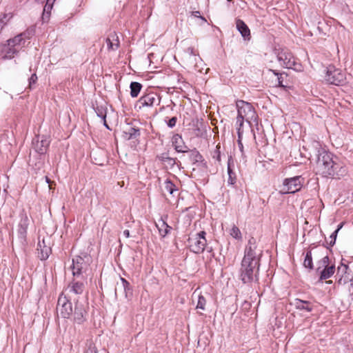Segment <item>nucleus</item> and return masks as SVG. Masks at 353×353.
<instances>
[{
    "label": "nucleus",
    "mask_w": 353,
    "mask_h": 353,
    "mask_svg": "<svg viewBox=\"0 0 353 353\" xmlns=\"http://www.w3.org/2000/svg\"><path fill=\"white\" fill-rule=\"evenodd\" d=\"M237 143H238V146H239L240 152H241L242 155H243L244 150H243V143H242V139H240L238 137Z\"/></svg>",
    "instance_id": "obj_46"
},
{
    "label": "nucleus",
    "mask_w": 353,
    "mask_h": 353,
    "mask_svg": "<svg viewBox=\"0 0 353 353\" xmlns=\"http://www.w3.org/2000/svg\"><path fill=\"white\" fill-rule=\"evenodd\" d=\"M321 267H319L316 270L317 272H320V281H323L330 278L335 272L336 268L335 265L332 264L331 265L325 266L322 270Z\"/></svg>",
    "instance_id": "obj_20"
},
{
    "label": "nucleus",
    "mask_w": 353,
    "mask_h": 353,
    "mask_svg": "<svg viewBox=\"0 0 353 353\" xmlns=\"http://www.w3.org/2000/svg\"><path fill=\"white\" fill-rule=\"evenodd\" d=\"M97 114L99 117H100L101 119H104L106 117V114L103 110L97 109Z\"/></svg>",
    "instance_id": "obj_45"
},
{
    "label": "nucleus",
    "mask_w": 353,
    "mask_h": 353,
    "mask_svg": "<svg viewBox=\"0 0 353 353\" xmlns=\"http://www.w3.org/2000/svg\"><path fill=\"white\" fill-rule=\"evenodd\" d=\"M294 307L299 310H305L308 312L312 311L313 305L311 302L296 299L293 303Z\"/></svg>",
    "instance_id": "obj_22"
},
{
    "label": "nucleus",
    "mask_w": 353,
    "mask_h": 353,
    "mask_svg": "<svg viewBox=\"0 0 353 353\" xmlns=\"http://www.w3.org/2000/svg\"><path fill=\"white\" fill-rule=\"evenodd\" d=\"M190 158L193 162H200L202 161L203 157L196 150L190 151Z\"/></svg>",
    "instance_id": "obj_31"
},
{
    "label": "nucleus",
    "mask_w": 353,
    "mask_h": 353,
    "mask_svg": "<svg viewBox=\"0 0 353 353\" xmlns=\"http://www.w3.org/2000/svg\"><path fill=\"white\" fill-rule=\"evenodd\" d=\"M159 159L166 166L172 168L176 164V159L168 156L167 153H163L158 157Z\"/></svg>",
    "instance_id": "obj_25"
},
{
    "label": "nucleus",
    "mask_w": 353,
    "mask_h": 353,
    "mask_svg": "<svg viewBox=\"0 0 353 353\" xmlns=\"http://www.w3.org/2000/svg\"><path fill=\"white\" fill-rule=\"evenodd\" d=\"M238 115L236 118L245 120L249 125L252 121H256L257 114L251 103L244 101L236 102Z\"/></svg>",
    "instance_id": "obj_3"
},
{
    "label": "nucleus",
    "mask_w": 353,
    "mask_h": 353,
    "mask_svg": "<svg viewBox=\"0 0 353 353\" xmlns=\"http://www.w3.org/2000/svg\"><path fill=\"white\" fill-rule=\"evenodd\" d=\"M160 103V98L154 92H150L142 96L136 103L135 108L141 110L143 108H151Z\"/></svg>",
    "instance_id": "obj_7"
},
{
    "label": "nucleus",
    "mask_w": 353,
    "mask_h": 353,
    "mask_svg": "<svg viewBox=\"0 0 353 353\" xmlns=\"http://www.w3.org/2000/svg\"><path fill=\"white\" fill-rule=\"evenodd\" d=\"M236 26L241 36L244 39H250V30L248 26L241 19H236Z\"/></svg>",
    "instance_id": "obj_23"
},
{
    "label": "nucleus",
    "mask_w": 353,
    "mask_h": 353,
    "mask_svg": "<svg viewBox=\"0 0 353 353\" xmlns=\"http://www.w3.org/2000/svg\"><path fill=\"white\" fill-rule=\"evenodd\" d=\"M85 268L86 263L82 257L77 256L72 259L71 269L74 277L77 278L82 274V273L85 271Z\"/></svg>",
    "instance_id": "obj_14"
},
{
    "label": "nucleus",
    "mask_w": 353,
    "mask_h": 353,
    "mask_svg": "<svg viewBox=\"0 0 353 353\" xmlns=\"http://www.w3.org/2000/svg\"><path fill=\"white\" fill-rule=\"evenodd\" d=\"M26 34V32L21 33L13 39L8 40V45L10 47L9 49L10 51L8 52V53H12V54L17 53L18 52L17 47L23 46L26 42V38H28Z\"/></svg>",
    "instance_id": "obj_12"
},
{
    "label": "nucleus",
    "mask_w": 353,
    "mask_h": 353,
    "mask_svg": "<svg viewBox=\"0 0 353 353\" xmlns=\"http://www.w3.org/2000/svg\"><path fill=\"white\" fill-rule=\"evenodd\" d=\"M37 80V77L36 74H32V76L29 79V85H30V88L32 84L36 83Z\"/></svg>",
    "instance_id": "obj_44"
},
{
    "label": "nucleus",
    "mask_w": 353,
    "mask_h": 353,
    "mask_svg": "<svg viewBox=\"0 0 353 353\" xmlns=\"http://www.w3.org/2000/svg\"><path fill=\"white\" fill-rule=\"evenodd\" d=\"M301 180L302 179L299 176L285 179L283 181L281 192L282 194L295 193L301 188Z\"/></svg>",
    "instance_id": "obj_8"
},
{
    "label": "nucleus",
    "mask_w": 353,
    "mask_h": 353,
    "mask_svg": "<svg viewBox=\"0 0 353 353\" xmlns=\"http://www.w3.org/2000/svg\"><path fill=\"white\" fill-rule=\"evenodd\" d=\"M130 95L132 97L134 98L139 95L142 88V85L139 82L134 81L130 83Z\"/></svg>",
    "instance_id": "obj_27"
},
{
    "label": "nucleus",
    "mask_w": 353,
    "mask_h": 353,
    "mask_svg": "<svg viewBox=\"0 0 353 353\" xmlns=\"http://www.w3.org/2000/svg\"><path fill=\"white\" fill-rule=\"evenodd\" d=\"M232 164H233V160L232 157H230L228 161V183L230 185H234L236 181V176L232 168Z\"/></svg>",
    "instance_id": "obj_24"
},
{
    "label": "nucleus",
    "mask_w": 353,
    "mask_h": 353,
    "mask_svg": "<svg viewBox=\"0 0 353 353\" xmlns=\"http://www.w3.org/2000/svg\"><path fill=\"white\" fill-rule=\"evenodd\" d=\"M316 164L317 172L325 177L340 178L347 173V169L343 162L323 149L318 150Z\"/></svg>",
    "instance_id": "obj_1"
},
{
    "label": "nucleus",
    "mask_w": 353,
    "mask_h": 353,
    "mask_svg": "<svg viewBox=\"0 0 353 353\" xmlns=\"http://www.w3.org/2000/svg\"><path fill=\"white\" fill-rule=\"evenodd\" d=\"M155 225L159 230V235L163 238L168 234L172 230V227L168 225L163 218H161Z\"/></svg>",
    "instance_id": "obj_21"
},
{
    "label": "nucleus",
    "mask_w": 353,
    "mask_h": 353,
    "mask_svg": "<svg viewBox=\"0 0 353 353\" xmlns=\"http://www.w3.org/2000/svg\"><path fill=\"white\" fill-rule=\"evenodd\" d=\"M172 145L174 147V149L178 152H187L189 149L187 145H185L183 139L181 135L176 134L172 137Z\"/></svg>",
    "instance_id": "obj_18"
},
{
    "label": "nucleus",
    "mask_w": 353,
    "mask_h": 353,
    "mask_svg": "<svg viewBox=\"0 0 353 353\" xmlns=\"http://www.w3.org/2000/svg\"><path fill=\"white\" fill-rule=\"evenodd\" d=\"M49 143L50 141L44 137H42L41 139L39 137H37L32 141L34 150L40 154H43L46 152Z\"/></svg>",
    "instance_id": "obj_16"
},
{
    "label": "nucleus",
    "mask_w": 353,
    "mask_h": 353,
    "mask_svg": "<svg viewBox=\"0 0 353 353\" xmlns=\"http://www.w3.org/2000/svg\"><path fill=\"white\" fill-rule=\"evenodd\" d=\"M48 241H49L48 240ZM37 250V256L41 261L46 260L52 252L50 243L47 242L45 239L41 241L39 238Z\"/></svg>",
    "instance_id": "obj_13"
},
{
    "label": "nucleus",
    "mask_w": 353,
    "mask_h": 353,
    "mask_svg": "<svg viewBox=\"0 0 353 353\" xmlns=\"http://www.w3.org/2000/svg\"><path fill=\"white\" fill-rule=\"evenodd\" d=\"M337 234H338L337 231H334L332 233V234L330 236V241L329 243H327L329 244V245L330 247H332V246L334 245V244L336 243V237H337Z\"/></svg>",
    "instance_id": "obj_36"
},
{
    "label": "nucleus",
    "mask_w": 353,
    "mask_h": 353,
    "mask_svg": "<svg viewBox=\"0 0 353 353\" xmlns=\"http://www.w3.org/2000/svg\"><path fill=\"white\" fill-rule=\"evenodd\" d=\"M57 310L60 315L65 319H68L72 312V303L68 297L62 292L57 301Z\"/></svg>",
    "instance_id": "obj_9"
},
{
    "label": "nucleus",
    "mask_w": 353,
    "mask_h": 353,
    "mask_svg": "<svg viewBox=\"0 0 353 353\" xmlns=\"http://www.w3.org/2000/svg\"><path fill=\"white\" fill-rule=\"evenodd\" d=\"M192 15L201 19V23L204 24L207 23V20L200 14L199 11H194L192 12Z\"/></svg>",
    "instance_id": "obj_37"
},
{
    "label": "nucleus",
    "mask_w": 353,
    "mask_h": 353,
    "mask_svg": "<svg viewBox=\"0 0 353 353\" xmlns=\"http://www.w3.org/2000/svg\"><path fill=\"white\" fill-rule=\"evenodd\" d=\"M206 304L205 299L203 295H199L198 301L196 305V309H201L202 310H205V306Z\"/></svg>",
    "instance_id": "obj_34"
},
{
    "label": "nucleus",
    "mask_w": 353,
    "mask_h": 353,
    "mask_svg": "<svg viewBox=\"0 0 353 353\" xmlns=\"http://www.w3.org/2000/svg\"><path fill=\"white\" fill-rule=\"evenodd\" d=\"M323 267L330 265V258L328 256H324L320 261Z\"/></svg>",
    "instance_id": "obj_42"
},
{
    "label": "nucleus",
    "mask_w": 353,
    "mask_h": 353,
    "mask_svg": "<svg viewBox=\"0 0 353 353\" xmlns=\"http://www.w3.org/2000/svg\"><path fill=\"white\" fill-rule=\"evenodd\" d=\"M230 234L233 238L236 239H241L242 238L241 232L239 228L236 225L232 226V228L230 230Z\"/></svg>",
    "instance_id": "obj_32"
},
{
    "label": "nucleus",
    "mask_w": 353,
    "mask_h": 353,
    "mask_svg": "<svg viewBox=\"0 0 353 353\" xmlns=\"http://www.w3.org/2000/svg\"><path fill=\"white\" fill-rule=\"evenodd\" d=\"M55 0H47L46 4L44 7V11H48L52 9V3Z\"/></svg>",
    "instance_id": "obj_43"
},
{
    "label": "nucleus",
    "mask_w": 353,
    "mask_h": 353,
    "mask_svg": "<svg viewBox=\"0 0 353 353\" xmlns=\"http://www.w3.org/2000/svg\"><path fill=\"white\" fill-rule=\"evenodd\" d=\"M125 134V138L128 140L136 138L139 136L140 132L138 128H135L131 126H128L126 130L123 131Z\"/></svg>",
    "instance_id": "obj_26"
},
{
    "label": "nucleus",
    "mask_w": 353,
    "mask_h": 353,
    "mask_svg": "<svg viewBox=\"0 0 353 353\" xmlns=\"http://www.w3.org/2000/svg\"><path fill=\"white\" fill-rule=\"evenodd\" d=\"M12 18V13L4 14L3 17L0 19V26L3 28V27L8 23V22Z\"/></svg>",
    "instance_id": "obj_33"
},
{
    "label": "nucleus",
    "mask_w": 353,
    "mask_h": 353,
    "mask_svg": "<svg viewBox=\"0 0 353 353\" xmlns=\"http://www.w3.org/2000/svg\"><path fill=\"white\" fill-rule=\"evenodd\" d=\"M325 80L329 84L341 85L345 82V74L335 66L330 65L325 70Z\"/></svg>",
    "instance_id": "obj_4"
},
{
    "label": "nucleus",
    "mask_w": 353,
    "mask_h": 353,
    "mask_svg": "<svg viewBox=\"0 0 353 353\" xmlns=\"http://www.w3.org/2000/svg\"><path fill=\"white\" fill-rule=\"evenodd\" d=\"M261 253L256 252L255 239L249 240L241 262V278L244 283H250L257 277L259 270Z\"/></svg>",
    "instance_id": "obj_2"
},
{
    "label": "nucleus",
    "mask_w": 353,
    "mask_h": 353,
    "mask_svg": "<svg viewBox=\"0 0 353 353\" xmlns=\"http://www.w3.org/2000/svg\"><path fill=\"white\" fill-rule=\"evenodd\" d=\"M164 189L166 192L173 195L178 191V188L170 179H166L164 182Z\"/></svg>",
    "instance_id": "obj_28"
},
{
    "label": "nucleus",
    "mask_w": 353,
    "mask_h": 353,
    "mask_svg": "<svg viewBox=\"0 0 353 353\" xmlns=\"http://www.w3.org/2000/svg\"><path fill=\"white\" fill-rule=\"evenodd\" d=\"M123 235L126 237V238H129L130 237V231L128 230H125L123 231Z\"/></svg>",
    "instance_id": "obj_47"
},
{
    "label": "nucleus",
    "mask_w": 353,
    "mask_h": 353,
    "mask_svg": "<svg viewBox=\"0 0 353 353\" xmlns=\"http://www.w3.org/2000/svg\"><path fill=\"white\" fill-rule=\"evenodd\" d=\"M108 50L114 51L117 50L119 47V37L115 32L111 33L105 40Z\"/></svg>",
    "instance_id": "obj_19"
},
{
    "label": "nucleus",
    "mask_w": 353,
    "mask_h": 353,
    "mask_svg": "<svg viewBox=\"0 0 353 353\" xmlns=\"http://www.w3.org/2000/svg\"><path fill=\"white\" fill-rule=\"evenodd\" d=\"M102 120H103V125H104L107 129L110 130V127H109V125H108V123H107V122H106L105 119H102Z\"/></svg>",
    "instance_id": "obj_49"
},
{
    "label": "nucleus",
    "mask_w": 353,
    "mask_h": 353,
    "mask_svg": "<svg viewBox=\"0 0 353 353\" xmlns=\"http://www.w3.org/2000/svg\"><path fill=\"white\" fill-rule=\"evenodd\" d=\"M176 121L177 118L176 117H173L168 120L167 125L169 128H172L176 125Z\"/></svg>",
    "instance_id": "obj_39"
},
{
    "label": "nucleus",
    "mask_w": 353,
    "mask_h": 353,
    "mask_svg": "<svg viewBox=\"0 0 353 353\" xmlns=\"http://www.w3.org/2000/svg\"><path fill=\"white\" fill-rule=\"evenodd\" d=\"M336 276L338 277V283L340 285H345L352 281V275L348 265L342 262L337 268Z\"/></svg>",
    "instance_id": "obj_11"
},
{
    "label": "nucleus",
    "mask_w": 353,
    "mask_h": 353,
    "mask_svg": "<svg viewBox=\"0 0 353 353\" xmlns=\"http://www.w3.org/2000/svg\"><path fill=\"white\" fill-rule=\"evenodd\" d=\"M274 74L277 76V81H278V85L280 87H285V85L283 84V77L281 74H279L278 72H276L275 71H273Z\"/></svg>",
    "instance_id": "obj_40"
},
{
    "label": "nucleus",
    "mask_w": 353,
    "mask_h": 353,
    "mask_svg": "<svg viewBox=\"0 0 353 353\" xmlns=\"http://www.w3.org/2000/svg\"><path fill=\"white\" fill-rule=\"evenodd\" d=\"M245 120L241 119L240 118H236V129L237 131L238 137L242 139L243 134V124Z\"/></svg>",
    "instance_id": "obj_30"
},
{
    "label": "nucleus",
    "mask_w": 353,
    "mask_h": 353,
    "mask_svg": "<svg viewBox=\"0 0 353 353\" xmlns=\"http://www.w3.org/2000/svg\"><path fill=\"white\" fill-rule=\"evenodd\" d=\"M121 281L122 282V284H123V288H124V291L125 292V296H127V292L128 290H130V283L128 281H127L125 279L123 278H121Z\"/></svg>",
    "instance_id": "obj_38"
},
{
    "label": "nucleus",
    "mask_w": 353,
    "mask_h": 353,
    "mask_svg": "<svg viewBox=\"0 0 353 353\" xmlns=\"http://www.w3.org/2000/svg\"><path fill=\"white\" fill-rule=\"evenodd\" d=\"M303 265L305 268H308L310 270L313 269L312 254L311 250H309L306 252L303 261Z\"/></svg>",
    "instance_id": "obj_29"
},
{
    "label": "nucleus",
    "mask_w": 353,
    "mask_h": 353,
    "mask_svg": "<svg viewBox=\"0 0 353 353\" xmlns=\"http://www.w3.org/2000/svg\"><path fill=\"white\" fill-rule=\"evenodd\" d=\"M185 54H186L187 56L189 57V58L190 59H194V61L196 60V54L194 52V50L193 48H192V47L188 48L186 51H185Z\"/></svg>",
    "instance_id": "obj_35"
},
{
    "label": "nucleus",
    "mask_w": 353,
    "mask_h": 353,
    "mask_svg": "<svg viewBox=\"0 0 353 353\" xmlns=\"http://www.w3.org/2000/svg\"><path fill=\"white\" fill-rule=\"evenodd\" d=\"M85 353H98V352L94 345L90 344Z\"/></svg>",
    "instance_id": "obj_41"
},
{
    "label": "nucleus",
    "mask_w": 353,
    "mask_h": 353,
    "mask_svg": "<svg viewBox=\"0 0 353 353\" xmlns=\"http://www.w3.org/2000/svg\"><path fill=\"white\" fill-rule=\"evenodd\" d=\"M343 225H344V223H343V222L341 223L338 225V227H337V228H336V230L335 231H337V232H339V230L343 228Z\"/></svg>",
    "instance_id": "obj_48"
},
{
    "label": "nucleus",
    "mask_w": 353,
    "mask_h": 353,
    "mask_svg": "<svg viewBox=\"0 0 353 353\" xmlns=\"http://www.w3.org/2000/svg\"><path fill=\"white\" fill-rule=\"evenodd\" d=\"M46 182L49 184V187L50 188H51V185H50V180L48 177H46Z\"/></svg>",
    "instance_id": "obj_51"
},
{
    "label": "nucleus",
    "mask_w": 353,
    "mask_h": 353,
    "mask_svg": "<svg viewBox=\"0 0 353 353\" xmlns=\"http://www.w3.org/2000/svg\"><path fill=\"white\" fill-rule=\"evenodd\" d=\"M205 232L201 231L195 236L189 237L188 243L190 250L196 254L202 253L205 248L207 240L205 239Z\"/></svg>",
    "instance_id": "obj_6"
},
{
    "label": "nucleus",
    "mask_w": 353,
    "mask_h": 353,
    "mask_svg": "<svg viewBox=\"0 0 353 353\" xmlns=\"http://www.w3.org/2000/svg\"><path fill=\"white\" fill-rule=\"evenodd\" d=\"M85 288V283L83 281H77L74 279L68 285L65 290V292L73 293L76 295L81 294Z\"/></svg>",
    "instance_id": "obj_15"
},
{
    "label": "nucleus",
    "mask_w": 353,
    "mask_h": 353,
    "mask_svg": "<svg viewBox=\"0 0 353 353\" xmlns=\"http://www.w3.org/2000/svg\"><path fill=\"white\" fill-rule=\"evenodd\" d=\"M277 59L281 65L288 69H293L294 70H300L301 65L296 62V59L287 50H282L277 54Z\"/></svg>",
    "instance_id": "obj_5"
},
{
    "label": "nucleus",
    "mask_w": 353,
    "mask_h": 353,
    "mask_svg": "<svg viewBox=\"0 0 353 353\" xmlns=\"http://www.w3.org/2000/svg\"><path fill=\"white\" fill-rule=\"evenodd\" d=\"M216 152L217 153V154H216L217 160H218V161H220V152L219 151V149H218V148H217V150H216Z\"/></svg>",
    "instance_id": "obj_50"
},
{
    "label": "nucleus",
    "mask_w": 353,
    "mask_h": 353,
    "mask_svg": "<svg viewBox=\"0 0 353 353\" xmlns=\"http://www.w3.org/2000/svg\"><path fill=\"white\" fill-rule=\"evenodd\" d=\"M87 312L83 305H76L73 314V321L77 324H82L86 321Z\"/></svg>",
    "instance_id": "obj_17"
},
{
    "label": "nucleus",
    "mask_w": 353,
    "mask_h": 353,
    "mask_svg": "<svg viewBox=\"0 0 353 353\" xmlns=\"http://www.w3.org/2000/svg\"><path fill=\"white\" fill-rule=\"evenodd\" d=\"M29 225V218L24 210L20 214V221L17 228V236L20 241L23 243L26 241L27 230Z\"/></svg>",
    "instance_id": "obj_10"
}]
</instances>
